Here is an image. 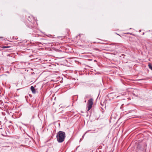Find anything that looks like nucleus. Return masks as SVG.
Returning a JSON list of instances; mask_svg holds the SVG:
<instances>
[{"instance_id": "nucleus-1", "label": "nucleus", "mask_w": 152, "mask_h": 152, "mask_svg": "<svg viewBox=\"0 0 152 152\" xmlns=\"http://www.w3.org/2000/svg\"><path fill=\"white\" fill-rule=\"evenodd\" d=\"M25 24L28 27L30 28H33L37 26V23L33 17H28L24 21Z\"/></svg>"}, {"instance_id": "nucleus-2", "label": "nucleus", "mask_w": 152, "mask_h": 152, "mask_svg": "<svg viewBox=\"0 0 152 152\" xmlns=\"http://www.w3.org/2000/svg\"><path fill=\"white\" fill-rule=\"evenodd\" d=\"M66 137L65 133L64 132L59 131L56 135V138L58 142L61 143L63 142Z\"/></svg>"}, {"instance_id": "nucleus-3", "label": "nucleus", "mask_w": 152, "mask_h": 152, "mask_svg": "<svg viewBox=\"0 0 152 152\" xmlns=\"http://www.w3.org/2000/svg\"><path fill=\"white\" fill-rule=\"evenodd\" d=\"M93 104V99L92 98H91L88 101L87 104V106L88 108L87 110L89 111L92 107Z\"/></svg>"}, {"instance_id": "nucleus-4", "label": "nucleus", "mask_w": 152, "mask_h": 152, "mask_svg": "<svg viewBox=\"0 0 152 152\" xmlns=\"http://www.w3.org/2000/svg\"><path fill=\"white\" fill-rule=\"evenodd\" d=\"M124 104H122V102L121 101L118 102L116 104V106L117 107H118L120 108L121 109L122 108V106Z\"/></svg>"}, {"instance_id": "nucleus-5", "label": "nucleus", "mask_w": 152, "mask_h": 152, "mask_svg": "<svg viewBox=\"0 0 152 152\" xmlns=\"http://www.w3.org/2000/svg\"><path fill=\"white\" fill-rule=\"evenodd\" d=\"M30 88L32 93L33 94H35L36 93V89L33 86H31Z\"/></svg>"}, {"instance_id": "nucleus-6", "label": "nucleus", "mask_w": 152, "mask_h": 152, "mask_svg": "<svg viewBox=\"0 0 152 152\" xmlns=\"http://www.w3.org/2000/svg\"><path fill=\"white\" fill-rule=\"evenodd\" d=\"M141 147V145L140 144H138L137 145L136 150L138 151L140 149Z\"/></svg>"}, {"instance_id": "nucleus-7", "label": "nucleus", "mask_w": 152, "mask_h": 152, "mask_svg": "<svg viewBox=\"0 0 152 152\" xmlns=\"http://www.w3.org/2000/svg\"><path fill=\"white\" fill-rule=\"evenodd\" d=\"M134 38L132 37H129V41L132 42V41H133L134 40Z\"/></svg>"}, {"instance_id": "nucleus-8", "label": "nucleus", "mask_w": 152, "mask_h": 152, "mask_svg": "<svg viewBox=\"0 0 152 152\" xmlns=\"http://www.w3.org/2000/svg\"><path fill=\"white\" fill-rule=\"evenodd\" d=\"M148 67L149 68L152 70V66L151 65V64L149 63L148 64Z\"/></svg>"}, {"instance_id": "nucleus-9", "label": "nucleus", "mask_w": 152, "mask_h": 152, "mask_svg": "<svg viewBox=\"0 0 152 152\" xmlns=\"http://www.w3.org/2000/svg\"><path fill=\"white\" fill-rule=\"evenodd\" d=\"M10 46H3L1 47V48H10Z\"/></svg>"}, {"instance_id": "nucleus-10", "label": "nucleus", "mask_w": 152, "mask_h": 152, "mask_svg": "<svg viewBox=\"0 0 152 152\" xmlns=\"http://www.w3.org/2000/svg\"><path fill=\"white\" fill-rule=\"evenodd\" d=\"M34 35H35V37H38V36H40L41 37V35L39 34H34Z\"/></svg>"}, {"instance_id": "nucleus-11", "label": "nucleus", "mask_w": 152, "mask_h": 152, "mask_svg": "<svg viewBox=\"0 0 152 152\" xmlns=\"http://www.w3.org/2000/svg\"><path fill=\"white\" fill-rule=\"evenodd\" d=\"M125 34H131V35H134V36H135V34H132V33H129V32H128V33H125Z\"/></svg>"}, {"instance_id": "nucleus-12", "label": "nucleus", "mask_w": 152, "mask_h": 152, "mask_svg": "<svg viewBox=\"0 0 152 152\" xmlns=\"http://www.w3.org/2000/svg\"><path fill=\"white\" fill-rule=\"evenodd\" d=\"M63 57H64L63 56H59V57H57L58 58H62Z\"/></svg>"}, {"instance_id": "nucleus-13", "label": "nucleus", "mask_w": 152, "mask_h": 152, "mask_svg": "<svg viewBox=\"0 0 152 152\" xmlns=\"http://www.w3.org/2000/svg\"><path fill=\"white\" fill-rule=\"evenodd\" d=\"M133 94L135 95V94H134V91H133Z\"/></svg>"}, {"instance_id": "nucleus-14", "label": "nucleus", "mask_w": 152, "mask_h": 152, "mask_svg": "<svg viewBox=\"0 0 152 152\" xmlns=\"http://www.w3.org/2000/svg\"><path fill=\"white\" fill-rule=\"evenodd\" d=\"M50 37H52L53 36H52L51 35H50Z\"/></svg>"}, {"instance_id": "nucleus-15", "label": "nucleus", "mask_w": 152, "mask_h": 152, "mask_svg": "<svg viewBox=\"0 0 152 152\" xmlns=\"http://www.w3.org/2000/svg\"><path fill=\"white\" fill-rule=\"evenodd\" d=\"M61 52L62 53H63V52L61 51Z\"/></svg>"}, {"instance_id": "nucleus-16", "label": "nucleus", "mask_w": 152, "mask_h": 152, "mask_svg": "<svg viewBox=\"0 0 152 152\" xmlns=\"http://www.w3.org/2000/svg\"><path fill=\"white\" fill-rule=\"evenodd\" d=\"M84 135H85V134L84 135H83L82 137H84Z\"/></svg>"}, {"instance_id": "nucleus-17", "label": "nucleus", "mask_w": 152, "mask_h": 152, "mask_svg": "<svg viewBox=\"0 0 152 152\" xmlns=\"http://www.w3.org/2000/svg\"><path fill=\"white\" fill-rule=\"evenodd\" d=\"M144 34V32H143V34H142V35H143Z\"/></svg>"}, {"instance_id": "nucleus-18", "label": "nucleus", "mask_w": 152, "mask_h": 152, "mask_svg": "<svg viewBox=\"0 0 152 152\" xmlns=\"http://www.w3.org/2000/svg\"><path fill=\"white\" fill-rule=\"evenodd\" d=\"M3 38V37H0V38Z\"/></svg>"}, {"instance_id": "nucleus-19", "label": "nucleus", "mask_w": 152, "mask_h": 152, "mask_svg": "<svg viewBox=\"0 0 152 152\" xmlns=\"http://www.w3.org/2000/svg\"><path fill=\"white\" fill-rule=\"evenodd\" d=\"M136 91H138V90H137V89H136Z\"/></svg>"}, {"instance_id": "nucleus-20", "label": "nucleus", "mask_w": 152, "mask_h": 152, "mask_svg": "<svg viewBox=\"0 0 152 152\" xmlns=\"http://www.w3.org/2000/svg\"><path fill=\"white\" fill-rule=\"evenodd\" d=\"M85 102H86V100H85Z\"/></svg>"}, {"instance_id": "nucleus-21", "label": "nucleus", "mask_w": 152, "mask_h": 152, "mask_svg": "<svg viewBox=\"0 0 152 152\" xmlns=\"http://www.w3.org/2000/svg\"><path fill=\"white\" fill-rule=\"evenodd\" d=\"M117 34V35H119V34Z\"/></svg>"}, {"instance_id": "nucleus-22", "label": "nucleus", "mask_w": 152, "mask_h": 152, "mask_svg": "<svg viewBox=\"0 0 152 152\" xmlns=\"http://www.w3.org/2000/svg\"><path fill=\"white\" fill-rule=\"evenodd\" d=\"M117 96V97H118V96Z\"/></svg>"}, {"instance_id": "nucleus-23", "label": "nucleus", "mask_w": 152, "mask_h": 152, "mask_svg": "<svg viewBox=\"0 0 152 152\" xmlns=\"http://www.w3.org/2000/svg\"><path fill=\"white\" fill-rule=\"evenodd\" d=\"M101 105H102V103H101Z\"/></svg>"}]
</instances>
